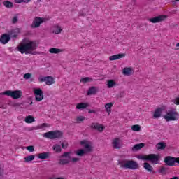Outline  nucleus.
Returning <instances> with one entry per match:
<instances>
[{"label": "nucleus", "mask_w": 179, "mask_h": 179, "mask_svg": "<svg viewBox=\"0 0 179 179\" xmlns=\"http://www.w3.org/2000/svg\"><path fill=\"white\" fill-rule=\"evenodd\" d=\"M164 162L166 164V166H169L170 167H171L174 166L176 163H178V164H179V157L167 156L164 158Z\"/></svg>", "instance_id": "8"}, {"label": "nucleus", "mask_w": 179, "mask_h": 179, "mask_svg": "<svg viewBox=\"0 0 179 179\" xmlns=\"http://www.w3.org/2000/svg\"><path fill=\"white\" fill-rule=\"evenodd\" d=\"M169 169L164 167V166H162L161 167L159 173H160L161 174H166L168 171Z\"/></svg>", "instance_id": "37"}, {"label": "nucleus", "mask_w": 179, "mask_h": 179, "mask_svg": "<svg viewBox=\"0 0 179 179\" xmlns=\"http://www.w3.org/2000/svg\"><path fill=\"white\" fill-rule=\"evenodd\" d=\"M86 120V117L83 116H79L76 119V122H82V121H85Z\"/></svg>", "instance_id": "38"}, {"label": "nucleus", "mask_w": 179, "mask_h": 179, "mask_svg": "<svg viewBox=\"0 0 179 179\" xmlns=\"http://www.w3.org/2000/svg\"><path fill=\"white\" fill-rule=\"evenodd\" d=\"M49 52H50V54H59V52H62V50L55 48H51L49 50Z\"/></svg>", "instance_id": "28"}, {"label": "nucleus", "mask_w": 179, "mask_h": 179, "mask_svg": "<svg viewBox=\"0 0 179 179\" xmlns=\"http://www.w3.org/2000/svg\"><path fill=\"white\" fill-rule=\"evenodd\" d=\"M43 138L47 139H61L64 136V133L59 130L48 131L43 134Z\"/></svg>", "instance_id": "6"}, {"label": "nucleus", "mask_w": 179, "mask_h": 179, "mask_svg": "<svg viewBox=\"0 0 179 179\" xmlns=\"http://www.w3.org/2000/svg\"><path fill=\"white\" fill-rule=\"evenodd\" d=\"M90 128L95 129V131H99V132H103L106 127L99 123H92Z\"/></svg>", "instance_id": "14"}, {"label": "nucleus", "mask_w": 179, "mask_h": 179, "mask_svg": "<svg viewBox=\"0 0 179 179\" xmlns=\"http://www.w3.org/2000/svg\"><path fill=\"white\" fill-rule=\"evenodd\" d=\"M118 164H120L121 167H124V169H129L130 170H138L139 169V164L134 160H119Z\"/></svg>", "instance_id": "3"}, {"label": "nucleus", "mask_w": 179, "mask_h": 179, "mask_svg": "<svg viewBox=\"0 0 179 179\" xmlns=\"http://www.w3.org/2000/svg\"><path fill=\"white\" fill-rule=\"evenodd\" d=\"M19 20L17 19V16H14L13 17V20H12V23H13V24H16V23H17V21H18Z\"/></svg>", "instance_id": "43"}, {"label": "nucleus", "mask_w": 179, "mask_h": 179, "mask_svg": "<svg viewBox=\"0 0 179 179\" xmlns=\"http://www.w3.org/2000/svg\"><path fill=\"white\" fill-rule=\"evenodd\" d=\"M34 157H36V156L34 155L27 156L26 157L24 158V162H25L26 163L33 162V160H34Z\"/></svg>", "instance_id": "30"}, {"label": "nucleus", "mask_w": 179, "mask_h": 179, "mask_svg": "<svg viewBox=\"0 0 179 179\" xmlns=\"http://www.w3.org/2000/svg\"><path fill=\"white\" fill-rule=\"evenodd\" d=\"M171 103L176 104V106H179V97H176L174 99H172Z\"/></svg>", "instance_id": "39"}, {"label": "nucleus", "mask_w": 179, "mask_h": 179, "mask_svg": "<svg viewBox=\"0 0 179 179\" xmlns=\"http://www.w3.org/2000/svg\"><path fill=\"white\" fill-rule=\"evenodd\" d=\"M157 148L158 149V150H163V149H166V147L167 146L166 145V143H164V142H160L158 144H157Z\"/></svg>", "instance_id": "31"}, {"label": "nucleus", "mask_w": 179, "mask_h": 179, "mask_svg": "<svg viewBox=\"0 0 179 179\" xmlns=\"http://www.w3.org/2000/svg\"><path fill=\"white\" fill-rule=\"evenodd\" d=\"M176 47H179V43L176 44Z\"/></svg>", "instance_id": "51"}, {"label": "nucleus", "mask_w": 179, "mask_h": 179, "mask_svg": "<svg viewBox=\"0 0 179 179\" xmlns=\"http://www.w3.org/2000/svg\"><path fill=\"white\" fill-rule=\"evenodd\" d=\"M163 118H164L167 122H170V121H178L179 114L177 113V109L171 108L166 112V115L163 116Z\"/></svg>", "instance_id": "5"}, {"label": "nucleus", "mask_w": 179, "mask_h": 179, "mask_svg": "<svg viewBox=\"0 0 179 179\" xmlns=\"http://www.w3.org/2000/svg\"><path fill=\"white\" fill-rule=\"evenodd\" d=\"M143 168L148 173H155V171L153 170V166H152V165H150V164H149V162H144Z\"/></svg>", "instance_id": "20"}, {"label": "nucleus", "mask_w": 179, "mask_h": 179, "mask_svg": "<svg viewBox=\"0 0 179 179\" xmlns=\"http://www.w3.org/2000/svg\"><path fill=\"white\" fill-rule=\"evenodd\" d=\"M38 80L41 83L43 82H45V85L48 86H51V85H54L55 83V78L52 76H45L40 77L38 78Z\"/></svg>", "instance_id": "9"}, {"label": "nucleus", "mask_w": 179, "mask_h": 179, "mask_svg": "<svg viewBox=\"0 0 179 179\" xmlns=\"http://www.w3.org/2000/svg\"><path fill=\"white\" fill-rule=\"evenodd\" d=\"M80 82L83 83H87L88 82H93V79L90 78V77H85L81 78Z\"/></svg>", "instance_id": "35"}, {"label": "nucleus", "mask_w": 179, "mask_h": 179, "mask_svg": "<svg viewBox=\"0 0 179 179\" xmlns=\"http://www.w3.org/2000/svg\"><path fill=\"white\" fill-rule=\"evenodd\" d=\"M93 94H97V87L92 86L88 90L87 96H92Z\"/></svg>", "instance_id": "22"}, {"label": "nucleus", "mask_w": 179, "mask_h": 179, "mask_svg": "<svg viewBox=\"0 0 179 179\" xmlns=\"http://www.w3.org/2000/svg\"><path fill=\"white\" fill-rule=\"evenodd\" d=\"M36 120H34V118L31 115H29V116L25 117V122L27 124H31L32 122H34Z\"/></svg>", "instance_id": "29"}, {"label": "nucleus", "mask_w": 179, "mask_h": 179, "mask_svg": "<svg viewBox=\"0 0 179 179\" xmlns=\"http://www.w3.org/2000/svg\"><path fill=\"white\" fill-rule=\"evenodd\" d=\"M62 31V28L61 27H57V29L55 31V34H59Z\"/></svg>", "instance_id": "42"}, {"label": "nucleus", "mask_w": 179, "mask_h": 179, "mask_svg": "<svg viewBox=\"0 0 179 179\" xmlns=\"http://www.w3.org/2000/svg\"><path fill=\"white\" fill-rule=\"evenodd\" d=\"M4 96H8V97H12L14 100H17V99H20L22 96H23V92L21 90H6L3 92Z\"/></svg>", "instance_id": "7"}, {"label": "nucleus", "mask_w": 179, "mask_h": 179, "mask_svg": "<svg viewBox=\"0 0 179 179\" xmlns=\"http://www.w3.org/2000/svg\"><path fill=\"white\" fill-rule=\"evenodd\" d=\"M127 55L125 53H120L117 55H112L109 57L110 61H117V59H120V58H124Z\"/></svg>", "instance_id": "18"}, {"label": "nucleus", "mask_w": 179, "mask_h": 179, "mask_svg": "<svg viewBox=\"0 0 179 179\" xmlns=\"http://www.w3.org/2000/svg\"><path fill=\"white\" fill-rule=\"evenodd\" d=\"M42 126H43V127H47V123H43V124H42Z\"/></svg>", "instance_id": "50"}, {"label": "nucleus", "mask_w": 179, "mask_h": 179, "mask_svg": "<svg viewBox=\"0 0 179 179\" xmlns=\"http://www.w3.org/2000/svg\"><path fill=\"white\" fill-rule=\"evenodd\" d=\"M43 90L41 88H34V94H35V99L36 101H41L44 99V95L43 94Z\"/></svg>", "instance_id": "12"}, {"label": "nucleus", "mask_w": 179, "mask_h": 179, "mask_svg": "<svg viewBox=\"0 0 179 179\" xmlns=\"http://www.w3.org/2000/svg\"><path fill=\"white\" fill-rule=\"evenodd\" d=\"M138 159L144 160V162H150L152 164H159L160 162V155L149 154L145 156L138 155Z\"/></svg>", "instance_id": "4"}, {"label": "nucleus", "mask_w": 179, "mask_h": 179, "mask_svg": "<svg viewBox=\"0 0 179 179\" xmlns=\"http://www.w3.org/2000/svg\"><path fill=\"white\" fill-rule=\"evenodd\" d=\"M51 153L50 152H42L38 155V159L41 160H44L45 159H49Z\"/></svg>", "instance_id": "21"}, {"label": "nucleus", "mask_w": 179, "mask_h": 179, "mask_svg": "<svg viewBox=\"0 0 179 179\" xmlns=\"http://www.w3.org/2000/svg\"><path fill=\"white\" fill-rule=\"evenodd\" d=\"M53 150H55V152H56V153H61V152H62V149L61 148V145H59L58 144H55L53 146Z\"/></svg>", "instance_id": "32"}, {"label": "nucleus", "mask_w": 179, "mask_h": 179, "mask_svg": "<svg viewBox=\"0 0 179 179\" xmlns=\"http://www.w3.org/2000/svg\"><path fill=\"white\" fill-rule=\"evenodd\" d=\"M3 4L4 5V6H6V8H13V3L9 1H4L3 2Z\"/></svg>", "instance_id": "33"}, {"label": "nucleus", "mask_w": 179, "mask_h": 179, "mask_svg": "<svg viewBox=\"0 0 179 179\" xmlns=\"http://www.w3.org/2000/svg\"><path fill=\"white\" fill-rule=\"evenodd\" d=\"M114 149H121V140L118 138H115L112 143Z\"/></svg>", "instance_id": "19"}, {"label": "nucleus", "mask_w": 179, "mask_h": 179, "mask_svg": "<svg viewBox=\"0 0 179 179\" xmlns=\"http://www.w3.org/2000/svg\"><path fill=\"white\" fill-rule=\"evenodd\" d=\"M29 104H30V106H31L33 104V101H31V103Z\"/></svg>", "instance_id": "52"}, {"label": "nucleus", "mask_w": 179, "mask_h": 179, "mask_svg": "<svg viewBox=\"0 0 179 179\" xmlns=\"http://www.w3.org/2000/svg\"><path fill=\"white\" fill-rule=\"evenodd\" d=\"M9 37L11 38H16L17 35L20 33V29L15 28L8 31Z\"/></svg>", "instance_id": "15"}, {"label": "nucleus", "mask_w": 179, "mask_h": 179, "mask_svg": "<svg viewBox=\"0 0 179 179\" xmlns=\"http://www.w3.org/2000/svg\"><path fill=\"white\" fill-rule=\"evenodd\" d=\"M162 113H163V108H157L154 113L153 118H160L162 117Z\"/></svg>", "instance_id": "23"}, {"label": "nucleus", "mask_w": 179, "mask_h": 179, "mask_svg": "<svg viewBox=\"0 0 179 179\" xmlns=\"http://www.w3.org/2000/svg\"><path fill=\"white\" fill-rule=\"evenodd\" d=\"M125 94L124 92H121L119 94V97H124V95Z\"/></svg>", "instance_id": "47"}, {"label": "nucleus", "mask_w": 179, "mask_h": 179, "mask_svg": "<svg viewBox=\"0 0 179 179\" xmlns=\"http://www.w3.org/2000/svg\"><path fill=\"white\" fill-rule=\"evenodd\" d=\"M15 3H22V2H24V0H15Z\"/></svg>", "instance_id": "46"}, {"label": "nucleus", "mask_w": 179, "mask_h": 179, "mask_svg": "<svg viewBox=\"0 0 179 179\" xmlns=\"http://www.w3.org/2000/svg\"><path fill=\"white\" fill-rule=\"evenodd\" d=\"M31 0H24V3H29Z\"/></svg>", "instance_id": "49"}, {"label": "nucleus", "mask_w": 179, "mask_h": 179, "mask_svg": "<svg viewBox=\"0 0 179 179\" xmlns=\"http://www.w3.org/2000/svg\"><path fill=\"white\" fill-rule=\"evenodd\" d=\"M31 78V73H25L24 74V79H30Z\"/></svg>", "instance_id": "41"}, {"label": "nucleus", "mask_w": 179, "mask_h": 179, "mask_svg": "<svg viewBox=\"0 0 179 179\" xmlns=\"http://www.w3.org/2000/svg\"><path fill=\"white\" fill-rule=\"evenodd\" d=\"M111 107H113V103H108L105 105L106 111L108 113V115L111 113Z\"/></svg>", "instance_id": "27"}, {"label": "nucleus", "mask_w": 179, "mask_h": 179, "mask_svg": "<svg viewBox=\"0 0 179 179\" xmlns=\"http://www.w3.org/2000/svg\"><path fill=\"white\" fill-rule=\"evenodd\" d=\"M131 129L134 131V132H139V131H141V126L139 124L133 125Z\"/></svg>", "instance_id": "36"}, {"label": "nucleus", "mask_w": 179, "mask_h": 179, "mask_svg": "<svg viewBox=\"0 0 179 179\" xmlns=\"http://www.w3.org/2000/svg\"><path fill=\"white\" fill-rule=\"evenodd\" d=\"M80 145L83 146L85 153H91L93 152V146L92 143L87 141V140H83L80 142Z\"/></svg>", "instance_id": "10"}, {"label": "nucleus", "mask_w": 179, "mask_h": 179, "mask_svg": "<svg viewBox=\"0 0 179 179\" xmlns=\"http://www.w3.org/2000/svg\"><path fill=\"white\" fill-rule=\"evenodd\" d=\"M88 113H89V114H96V110H92V109H88Z\"/></svg>", "instance_id": "44"}, {"label": "nucleus", "mask_w": 179, "mask_h": 179, "mask_svg": "<svg viewBox=\"0 0 179 179\" xmlns=\"http://www.w3.org/2000/svg\"><path fill=\"white\" fill-rule=\"evenodd\" d=\"M16 106H20V103H17Z\"/></svg>", "instance_id": "53"}, {"label": "nucleus", "mask_w": 179, "mask_h": 179, "mask_svg": "<svg viewBox=\"0 0 179 179\" xmlns=\"http://www.w3.org/2000/svg\"><path fill=\"white\" fill-rule=\"evenodd\" d=\"M75 155L77 156H80L82 157L83 156H85L86 155V151H85V149H79L74 152Z\"/></svg>", "instance_id": "26"}, {"label": "nucleus", "mask_w": 179, "mask_h": 179, "mask_svg": "<svg viewBox=\"0 0 179 179\" xmlns=\"http://www.w3.org/2000/svg\"><path fill=\"white\" fill-rule=\"evenodd\" d=\"M10 40V37L8 34H3L0 37V43L1 44H8Z\"/></svg>", "instance_id": "16"}, {"label": "nucleus", "mask_w": 179, "mask_h": 179, "mask_svg": "<svg viewBox=\"0 0 179 179\" xmlns=\"http://www.w3.org/2000/svg\"><path fill=\"white\" fill-rule=\"evenodd\" d=\"M144 146L145 143H143L136 144L132 147L131 150L133 152H136L137 150H141V149H142V148H144Z\"/></svg>", "instance_id": "25"}, {"label": "nucleus", "mask_w": 179, "mask_h": 179, "mask_svg": "<svg viewBox=\"0 0 179 179\" xmlns=\"http://www.w3.org/2000/svg\"><path fill=\"white\" fill-rule=\"evenodd\" d=\"M22 41L25 43L18 47V51H20L21 54H32V55H36V54H37V52H31L37 48V41H30L27 39H23Z\"/></svg>", "instance_id": "1"}, {"label": "nucleus", "mask_w": 179, "mask_h": 179, "mask_svg": "<svg viewBox=\"0 0 179 179\" xmlns=\"http://www.w3.org/2000/svg\"><path fill=\"white\" fill-rule=\"evenodd\" d=\"M176 1H179V0H176Z\"/></svg>", "instance_id": "54"}, {"label": "nucleus", "mask_w": 179, "mask_h": 179, "mask_svg": "<svg viewBox=\"0 0 179 179\" xmlns=\"http://www.w3.org/2000/svg\"><path fill=\"white\" fill-rule=\"evenodd\" d=\"M134 69L131 67H125L123 69L122 73L126 76H131V75H134Z\"/></svg>", "instance_id": "17"}, {"label": "nucleus", "mask_w": 179, "mask_h": 179, "mask_svg": "<svg viewBox=\"0 0 179 179\" xmlns=\"http://www.w3.org/2000/svg\"><path fill=\"white\" fill-rule=\"evenodd\" d=\"M167 18L166 15H159V16H156L152 18L148 19L149 22L151 23H159V22H163L165 19Z\"/></svg>", "instance_id": "13"}, {"label": "nucleus", "mask_w": 179, "mask_h": 179, "mask_svg": "<svg viewBox=\"0 0 179 179\" xmlns=\"http://www.w3.org/2000/svg\"><path fill=\"white\" fill-rule=\"evenodd\" d=\"M26 149L29 152H34V146H33V145L27 146V147H26Z\"/></svg>", "instance_id": "40"}, {"label": "nucleus", "mask_w": 179, "mask_h": 179, "mask_svg": "<svg viewBox=\"0 0 179 179\" xmlns=\"http://www.w3.org/2000/svg\"><path fill=\"white\" fill-rule=\"evenodd\" d=\"M90 106L88 103H80L76 105V110H84V108H87Z\"/></svg>", "instance_id": "24"}, {"label": "nucleus", "mask_w": 179, "mask_h": 179, "mask_svg": "<svg viewBox=\"0 0 179 179\" xmlns=\"http://www.w3.org/2000/svg\"><path fill=\"white\" fill-rule=\"evenodd\" d=\"M71 155H72L71 152H65L63 155H61L62 159L59 160L58 164H61L62 166H65V164H69L71 162L75 164L78 163L79 160H80V158L78 157H71ZM64 157H66V159H64Z\"/></svg>", "instance_id": "2"}, {"label": "nucleus", "mask_w": 179, "mask_h": 179, "mask_svg": "<svg viewBox=\"0 0 179 179\" xmlns=\"http://www.w3.org/2000/svg\"><path fill=\"white\" fill-rule=\"evenodd\" d=\"M62 149H66V148H68V143L64 145V143H62Z\"/></svg>", "instance_id": "45"}, {"label": "nucleus", "mask_w": 179, "mask_h": 179, "mask_svg": "<svg viewBox=\"0 0 179 179\" xmlns=\"http://www.w3.org/2000/svg\"><path fill=\"white\" fill-rule=\"evenodd\" d=\"M45 22H47L46 18L36 17L31 25V27L32 29H37V27H40V24H41V23H45Z\"/></svg>", "instance_id": "11"}, {"label": "nucleus", "mask_w": 179, "mask_h": 179, "mask_svg": "<svg viewBox=\"0 0 179 179\" xmlns=\"http://www.w3.org/2000/svg\"><path fill=\"white\" fill-rule=\"evenodd\" d=\"M115 85H117V83H115V81H114V80H108V87L109 89H111V87H114Z\"/></svg>", "instance_id": "34"}, {"label": "nucleus", "mask_w": 179, "mask_h": 179, "mask_svg": "<svg viewBox=\"0 0 179 179\" xmlns=\"http://www.w3.org/2000/svg\"><path fill=\"white\" fill-rule=\"evenodd\" d=\"M177 2H179V1L177 0L172 1V3H173V5H176V3H177Z\"/></svg>", "instance_id": "48"}]
</instances>
